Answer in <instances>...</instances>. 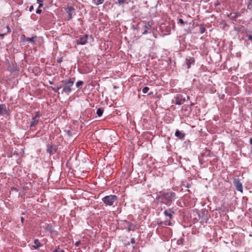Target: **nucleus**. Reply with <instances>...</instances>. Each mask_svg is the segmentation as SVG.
<instances>
[{
    "label": "nucleus",
    "instance_id": "obj_40",
    "mask_svg": "<svg viewBox=\"0 0 252 252\" xmlns=\"http://www.w3.org/2000/svg\"><path fill=\"white\" fill-rule=\"evenodd\" d=\"M250 143H251V144L252 143V139H250Z\"/></svg>",
    "mask_w": 252,
    "mask_h": 252
},
{
    "label": "nucleus",
    "instance_id": "obj_32",
    "mask_svg": "<svg viewBox=\"0 0 252 252\" xmlns=\"http://www.w3.org/2000/svg\"><path fill=\"white\" fill-rule=\"evenodd\" d=\"M33 10V5H31L30 7L29 10L30 12H32Z\"/></svg>",
    "mask_w": 252,
    "mask_h": 252
},
{
    "label": "nucleus",
    "instance_id": "obj_16",
    "mask_svg": "<svg viewBox=\"0 0 252 252\" xmlns=\"http://www.w3.org/2000/svg\"><path fill=\"white\" fill-rule=\"evenodd\" d=\"M103 113V109L102 108H98L96 110V114L98 115V116L100 117L102 115Z\"/></svg>",
    "mask_w": 252,
    "mask_h": 252
},
{
    "label": "nucleus",
    "instance_id": "obj_38",
    "mask_svg": "<svg viewBox=\"0 0 252 252\" xmlns=\"http://www.w3.org/2000/svg\"><path fill=\"white\" fill-rule=\"evenodd\" d=\"M59 252H64L63 250H61Z\"/></svg>",
    "mask_w": 252,
    "mask_h": 252
},
{
    "label": "nucleus",
    "instance_id": "obj_26",
    "mask_svg": "<svg viewBox=\"0 0 252 252\" xmlns=\"http://www.w3.org/2000/svg\"><path fill=\"white\" fill-rule=\"evenodd\" d=\"M118 3L119 5L123 4V3H125L126 1V0H118Z\"/></svg>",
    "mask_w": 252,
    "mask_h": 252
},
{
    "label": "nucleus",
    "instance_id": "obj_13",
    "mask_svg": "<svg viewBox=\"0 0 252 252\" xmlns=\"http://www.w3.org/2000/svg\"><path fill=\"white\" fill-rule=\"evenodd\" d=\"M65 10L69 15V20L71 19L72 17V11L74 10V8L72 7H68L65 9Z\"/></svg>",
    "mask_w": 252,
    "mask_h": 252
},
{
    "label": "nucleus",
    "instance_id": "obj_11",
    "mask_svg": "<svg viewBox=\"0 0 252 252\" xmlns=\"http://www.w3.org/2000/svg\"><path fill=\"white\" fill-rule=\"evenodd\" d=\"M40 117V114L39 112H37L36 113L35 116L33 118V121L32 122L31 124V127L34 126L35 124L38 122V120H36L37 118H39Z\"/></svg>",
    "mask_w": 252,
    "mask_h": 252
},
{
    "label": "nucleus",
    "instance_id": "obj_36",
    "mask_svg": "<svg viewBox=\"0 0 252 252\" xmlns=\"http://www.w3.org/2000/svg\"><path fill=\"white\" fill-rule=\"evenodd\" d=\"M53 252H59V250L58 249H56L53 251Z\"/></svg>",
    "mask_w": 252,
    "mask_h": 252
},
{
    "label": "nucleus",
    "instance_id": "obj_25",
    "mask_svg": "<svg viewBox=\"0 0 252 252\" xmlns=\"http://www.w3.org/2000/svg\"><path fill=\"white\" fill-rule=\"evenodd\" d=\"M42 2H43L42 0H37V2L39 3L38 8H40L43 6Z\"/></svg>",
    "mask_w": 252,
    "mask_h": 252
},
{
    "label": "nucleus",
    "instance_id": "obj_10",
    "mask_svg": "<svg viewBox=\"0 0 252 252\" xmlns=\"http://www.w3.org/2000/svg\"><path fill=\"white\" fill-rule=\"evenodd\" d=\"M172 213H174V212L171 209H169L168 210H165L163 212L164 216L169 217L170 219H172L173 218V216L172 215Z\"/></svg>",
    "mask_w": 252,
    "mask_h": 252
},
{
    "label": "nucleus",
    "instance_id": "obj_5",
    "mask_svg": "<svg viewBox=\"0 0 252 252\" xmlns=\"http://www.w3.org/2000/svg\"><path fill=\"white\" fill-rule=\"evenodd\" d=\"M175 103L176 104L181 105L186 101V98L181 94H177L175 97Z\"/></svg>",
    "mask_w": 252,
    "mask_h": 252
},
{
    "label": "nucleus",
    "instance_id": "obj_8",
    "mask_svg": "<svg viewBox=\"0 0 252 252\" xmlns=\"http://www.w3.org/2000/svg\"><path fill=\"white\" fill-rule=\"evenodd\" d=\"M8 114L6 106L4 104H0V115H5Z\"/></svg>",
    "mask_w": 252,
    "mask_h": 252
},
{
    "label": "nucleus",
    "instance_id": "obj_35",
    "mask_svg": "<svg viewBox=\"0 0 252 252\" xmlns=\"http://www.w3.org/2000/svg\"><path fill=\"white\" fill-rule=\"evenodd\" d=\"M5 34V33H3V34L0 33V36H1L2 38H3Z\"/></svg>",
    "mask_w": 252,
    "mask_h": 252
},
{
    "label": "nucleus",
    "instance_id": "obj_18",
    "mask_svg": "<svg viewBox=\"0 0 252 252\" xmlns=\"http://www.w3.org/2000/svg\"><path fill=\"white\" fill-rule=\"evenodd\" d=\"M93 2L96 5L102 4L104 0H93Z\"/></svg>",
    "mask_w": 252,
    "mask_h": 252
},
{
    "label": "nucleus",
    "instance_id": "obj_29",
    "mask_svg": "<svg viewBox=\"0 0 252 252\" xmlns=\"http://www.w3.org/2000/svg\"><path fill=\"white\" fill-rule=\"evenodd\" d=\"M178 22L181 24H183L184 23V21L182 19H179L178 20Z\"/></svg>",
    "mask_w": 252,
    "mask_h": 252
},
{
    "label": "nucleus",
    "instance_id": "obj_1",
    "mask_svg": "<svg viewBox=\"0 0 252 252\" xmlns=\"http://www.w3.org/2000/svg\"><path fill=\"white\" fill-rule=\"evenodd\" d=\"M176 197V194L173 192H163L158 197L161 202L167 205H170L171 202Z\"/></svg>",
    "mask_w": 252,
    "mask_h": 252
},
{
    "label": "nucleus",
    "instance_id": "obj_23",
    "mask_svg": "<svg viewBox=\"0 0 252 252\" xmlns=\"http://www.w3.org/2000/svg\"><path fill=\"white\" fill-rule=\"evenodd\" d=\"M149 90V88L148 87H145L142 89V92L144 94H146Z\"/></svg>",
    "mask_w": 252,
    "mask_h": 252
},
{
    "label": "nucleus",
    "instance_id": "obj_15",
    "mask_svg": "<svg viewBox=\"0 0 252 252\" xmlns=\"http://www.w3.org/2000/svg\"><path fill=\"white\" fill-rule=\"evenodd\" d=\"M175 135L176 137H179L180 139H183L185 137V134L183 133H182L179 130H177L175 132Z\"/></svg>",
    "mask_w": 252,
    "mask_h": 252
},
{
    "label": "nucleus",
    "instance_id": "obj_19",
    "mask_svg": "<svg viewBox=\"0 0 252 252\" xmlns=\"http://www.w3.org/2000/svg\"><path fill=\"white\" fill-rule=\"evenodd\" d=\"M52 146L50 144H48L47 146V152L51 154L52 153Z\"/></svg>",
    "mask_w": 252,
    "mask_h": 252
},
{
    "label": "nucleus",
    "instance_id": "obj_7",
    "mask_svg": "<svg viewBox=\"0 0 252 252\" xmlns=\"http://www.w3.org/2000/svg\"><path fill=\"white\" fill-rule=\"evenodd\" d=\"M36 37H32L31 38L29 37H26L25 35H22L21 37V40L23 42H25L26 41H30L31 42L32 44H33L35 42L34 41V38H35Z\"/></svg>",
    "mask_w": 252,
    "mask_h": 252
},
{
    "label": "nucleus",
    "instance_id": "obj_20",
    "mask_svg": "<svg viewBox=\"0 0 252 252\" xmlns=\"http://www.w3.org/2000/svg\"><path fill=\"white\" fill-rule=\"evenodd\" d=\"M161 224H163L164 225H171V222L170 220H165L160 223Z\"/></svg>",
    "mask_w": 252,
    "mask_h": 252
},
{
    "label": "nucleus",
    "instance_id": "obj_24",
    "mask_svg": "<svg viewBox=\"0 0 252 252\" xmlns=\"http://www.w3.org/2000/svg\"><path fill=\"white\" fill-rule=\"evenodd\" d=\"M206 29L203 26H201L200 27V32L203 33L205 32Z\"/></svg>",
    "mask_w": 252,
    "mask_h": 252
},
{
    "label": "nucleus",
    "instance_id": "obj_17",
    "mask_svg": "<svg viewBox=\"0 0 252 252\" xmlns=\"http://www.w3.org/2000/svg\"><path fill=\"white\" fill-rule=\"evenodd\" d=\"M126 223L128 226V230L129 231L133 230L134 228V225L129 222H126Z\"/></svg>",
    "mask_w": 252,
    "mask_h": 252
},
{
    "label": "nucleus",
    "instance_id": "obj_6",
    "mask_svg": "<svg viewBox=\"0 0 252 252\" xmlns=\"http://www.w3.org/2000/svg\"><path fill=\"white\" fill-rule=\"evenodd\" d=\"M88 40V35L81 36L76 40V43L78 45H85Z\"/></svg>",
    "mask_w": 252,
    "mask_h": 252
},
{
    "label": "nucleus",
    "instance_id": "obj_2",
    "mask_svg": "<svg viewBox=\"0 0 252 252\" xmlns=\"http://www.w3.org/2000/svg\"><path fill=\"white\" fill-rule=\"evenodd\" d=\"M74 81L75 79L73 78H69L63 80L62 81V83H63L62 85V93H65L67 94H69L72 91L71 87L74 84Z\"/></svg>",
    "mask_w": 252,
    "mask_h": 252
},
{
    "label": "nucleus",
    "instance_id": "obj_3",
    "mask_svg": "<svg viewBox=\"0 0 252 252\" xmlns=\"http://www.w3.org/2000/svg\"><path fill=\"white\" fill-rule=\"evenodd\" d=\"M118 197L115 195H110L102 198V200L106 206H112L115 201H117Z\"/></svg>",
    "mask_w": 252,
    "mask_h": 252
},
{
    "label": "nucleus",
    "instance_id": "obj_27",
    "mask_svg": "<svg viewBox=\"0 0 252 252\" xmlns=\"http://www.w3.org/2000/svg\"><path fill=\"white\" fill-rule=\"evenodd\" d=\"M177 243L178 244H183V238H181L179 240H178L177 241Z\"/></svg>",
    "mask_w": 252,
    "mask_h": 252
},
{
    "label": "nucleus",
    "instance_id": "obj_22",
    "mask_svg": "<svg viewBox=\"0 0 252 252\" xmlns=\"http://www.w3.org/2000/svg\"><path fill=\"white\" fill-rule=\"evenodd\" d=\"M84 82L82 81H78L76 83V86L77 88H79L80 86H82Z\"/></svg>",
    "mask_w": 252,
    "mask_h": 252
},
{
    "label": "nucleus",
    "instance_id": "obj_42",
    "mask_svg": "<svg viewBox=\"0 0 252 252\" xmlns=\"http://www.w3.org/2000/svg\"><path fill=\"white\" fill-rule=\"evenodd\" d=\"M187 98H188V99L189 98V96H187Z\"/></svg>",
    "mask_w": 252,
    "mask_h": 252
},
{
    "label": "nucleus",
    "instance_id": "obj_4",
    "mask_svg": "<svg viewBox=\"0 0 252 252\" xmlns=\"http://www.w3.org/2000/svg\"><path fill=\"white\" fill-rule=\"evenodd\" d=\"M233 184L237 190L243 193V186L239 178H235L233 180Z\"/></svg>",
    "mask_w": 252,
    "mask_h": 252
},
{
    "label": "nucleus",
    "instance_id": "obj_9",
    "mask_svg": "<svg viewBox=\"0 0 252 252\" xmlns=\"http://www.w3.org/2000/svg\"><path fill=\"white\" fill-rule=\"evenodd\" d=\"M144 31L142 32L143 34H145L147 33L148 31L150 30L151 28V23L150 22L144 23L143 25Z\"/></svg>",
    "mask_w": 252,
    "mask_h": 252
},
{
    "label": "nucleus",
    "instance_id": "obj_33",
    "mask_svg": "<svg viewBox=\"0 0 252 252\" xmlns=\"http://www.w3.org/2000/svg\"><path fill=\"white\" fill-rule=\"evenodd\" d=\"M248 40H252V35H249L248 36Z\"/></svg>",
    "mask_w": 252,
    "mask_h": 252
},
{
    "label": "nucleus",
    "instance_id": "obj_34",
    "mask_svg": "<svg viewBox=\"0 0 252 252\" xmlns=\"http://www.w3.org/2000/svg\"><path fill=\"white\" fill-rule=\"evenodd\" d=\"M131 243H132V244L135 243V240H134V238L131 239Z\"/></svg>",
    "mask_w": 252,
    "mask_h": 252
},
{
    "label": "nucleus",
    "instance_id": "obj_30",
    "mask_svg": "<svg viewBox=\"0 0 252 252\" xmlns=\"http://www.w3.org/2000/svg\"><path fill=\"white\" fill-rule=\"evenodd\" d=\"M80 244V241H77L75 243V245L76 247H78Z\"/></svg>",
    "mask_w": 252,
    "mask_h": 252
},
{
    "label": "nucleus",
    "instance_id": "obj_12",
    "mask_svg": "<svg viewBox=\"0 0 252 252\" xmlns=\"http://www.w3.org/2000/svg\"><path fill=\"white\" fill-rule=\"evenodd\" d=\"M186 63L188 66V68H189L191 63H194V59L193 58H190L189 59H187L186 60Z\"/></svg>",
    "mask_w": 252,
    "mask_h": 252
},
{
    "label": "nucleus",
    "instance_id": "obj_21",
    "mask_svg": "<svg viewBox=\"0 0 252 252\" xmlns=\"http://www.w3.org/2000/svg\"><path fill=\"white\" fill-rule=\"evenodd\" d=\"M62 88V85H61L59 87L52 88V90L56 93L59 92V90Z\"/></svg>",
    "mask_w": 252,
    "mask_h": 252
},
{
    "label": "nucleus",
    "instance_id": "obj_28",
    "mask_svg": "<svg viewBox=\"0 0 252 252\" xmlns=\"http://www.w3.org/2000/svg\"><path fill=\"white\" fill-rule=\"evenodd\" d=\"M36 13L37 14H40L41 13V10L40 8H38L36 10Z\"/></svg>",
    "mask_w": 252,
    "mask_h": 252
},
{
    "label": "nucleus",
    "instance_id": "obj_39",
    "mask_svg": "<svg viewBox=\"0 0 252 252\" xmlns=\"http://www.w3.org/2000/svg\"><path fill=\"white\" fill-rule=\"evenodd\" d=\"M68 134L69 135H70V131H68Z\"/></svg>",
    "mask_w": 252,
    "mask_h": 252
},
{
    "label": "nucleus",
    "instance_id": "obj_14",
    "mask_svg": "<svg viewBox=\"0 0 252 252\" xmlns=\"http://www.w3.org/2000/svg\"><path fill=\"white\" fill-rule=\"evenodd\" d=\"M34 245H33V247L35 249H38L40 246L41 244L38 239H35L33 242Z\"/></svg>",
    "mask_w": 252,
    "mask_h": 252
},
{
    "label": "nucleus",
    "instance_id": "obj_37",
    "mask_svg": "<svg viewBox=\"0 0 252 252\" xmlns=\"http://www.w3.org/2000/svg\"><path fill=\"white\" fill-rule=\"evenodd\" d=\"M24 220V218L23 217H21V221L23 222Z\"/></svg>",
    "mask_w": 252,
    "mask_h": 252
},
{
    "label": "nucleus",
    "instance_id": "obj_31",
    "mask_svg": "<svg viewBox=\"0 0 252 252\" xmlns=\"http://www.w3.org/2000/svg\"><path fill=\"white\" fill-rule=\"evenodd\" d=\"M6 29H7V32L9 33L10 32V29L9 27L8 26H6Z\"/></svg>",
    "mask_w": 252,
    "mask_h": 252
},
{
    "label": "nucleus",
    "instance_id": "obj_41",
    "mask_svg": "<svg viewBox=\"0 0 252 252\" xmlns=\"http://www.w3.org/2000/svg\"><path fill=\"white\" fill-rule=\"evenodd\" d=\"M215 4H216V5H218L219 4V3H215Z\"/></svg>",
    "mask_w": 252,
    "mask_h": 252
}]
</instances>
